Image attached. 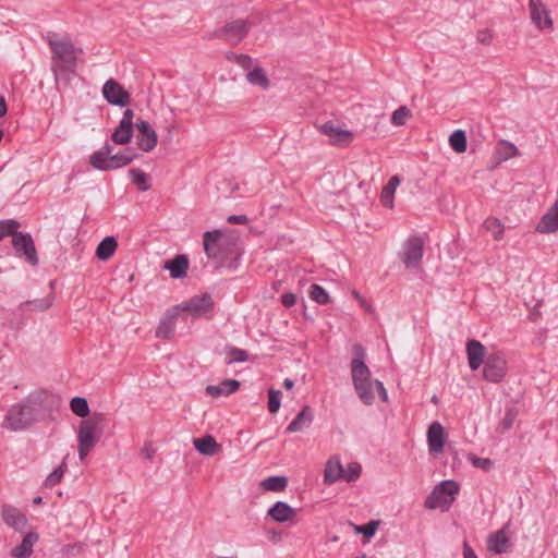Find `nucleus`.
I'll return each instance as SVG.
<instances>
[{
    "label": "nucleus",
    "mask_w": 558,
    "mask_h": 558,
    "mask_svg": "<svg viewBox=\"0 0 558 558\" xmlns=\"http://www.w3.org/2000/svg\"><path fill=\"white\" fill-rule=\"evenodd\" d=\"M361 465L356 462L350 463L347 470H343V477L348 482H354L360 477Z\"/></svg>",
    "instance_id": "864d4df0"
},
{
    "label": "nucleus",
    "mask_w": 558,
    "mask_h": 558,
    "mask_svg": "<svg viewBox=\"0 0 558 558\" xmlns=\"http://www.w3.org/2000/svg\"><path fill=\"white\" fill-rule=\"evenodd\" d=\"M179 315L178 311H173V307L167 312L166 316L160 320L157 329L156 337L161 339H170L174 331L175 319Z\"/></svg>",
    "instance_id": "5701e85b"
},
{
    "label": "nucleus",
    "mask_w": 558,
    "mask_h": 558,
    "mask_svg": "<svg viewBox=\"0 0 558 558\" xmlns=\"http://www.w3.org/2000/svg\"><path fill=\"white\" fill-rule=\"evenodd\" d=\"M53 395L45 389L31 392L21 402L13 404L7 412L3 427L21 432L39 422L50 409Z\"/></svg>",
    "instance_id": "f257e3e1"
},
{
    "label": "nucleus",
    "mask_w": 558,
    "mask_h": 558,
    "mask_svg": "<svg viewBox=\"0 0 558 558\" xmlns=\"http://www.w3.org/2000/svg\"><path fill=\"white\" fill-rule=\"evenodd\" d=\"M247 359H248V354L245 350H242L236 347H230L228 349V359H227L226 363L228 365H230L232 363H242V362H245Z\"/></svg>",
    "instance_id": "09e8293b"
},
{
    "label": "nucleus",
    "mask_w": 558,
    "mask_h": 558,
    "mask_svg": "<svg viewBox=\"0 0 558 558\" xmlns=\"http://www.w3.org/2000/svg\"><path fill=\"white\" fill-rule=\"evenodd\" d=\"M102 413L95 412L89 418L81 421L77 432L78 458L84 460L102 435Z\"/></svg>",
    "instance_id": "f03ea898"
},
{
    "label": "nucleus",
    "mask_w": 558,
    "mask_h": 558,
    "mask_svg": "<svg viewBox=\"0 0 558 558\" xmlns=\"http://www.w3.org/2000/svg\"><path fill=\"white\" fill-rule=\"evenodd\" d=\"M47 43L51 49V63H77L76 49L71 39L61 40L48 36ZM82 52V49H77Z\"/></svg>",
    "instance_id": "423d86ee"
},
{
    "label": "nucleus",
    "mask_w": 558,
    "mask_h": 558,
    "mask_svg": "<svg viewBox=\"0 0 558 558\" xmlns=\"http://www.w3.org/2000/svg\"><path fill=\"white\" fill-rule=\"evenodd\" d=\"M241 384L236 379H225L219 385H208L206 387V393L217 398L220 396H229L235 392L240 388Z\"/></svg>",
    "instance_id": "b1692460"
},
{
    "label": "nucleus",
    "mask_w": 558,
    "mask_h": 558,
    "mask_svg": "<svg viewBox=\"0 0 558 558\" xmlns=\"http://www.w3.org/2000/svg\"><path fill=\"white\" fill-rule=\"evenodd\" d=\"M542 301L537 302V304L534 306L533 311L530 313V319L532 322H536L537 318L539 317V312L537 310V307L541 305Z\"/></svg>",
    "instance_id": "338daca9"
},
{
    "label": "nucleus",
    "mask_w": 558,
    "mask_h": 558,
    "mask_svg": "<svg viewBox=\"0 0 558 558\" xmlns=\"http://www.w3.org/2000/svg\"><path fill=\"white\" fill-rule=\"evenodd\" d=\"M131 163V157L123 156L121 151L113 154L106 160V163L99 169L100 171H111Z\"/></svg>",
    "instance_id": "e433bc0d"
},
{
    "label": "nucleus",
    "mask_w": 558,
    "mask_h": 558,
    "mask_svg": "<svg viewBox=\"0 0 558 558\" xmlns=\"http://www.w3.org/2000/svg\"><path fill=\"white\" fill-rule=\"evenodd\" d=\"M497 154L499 155V160H508L512 157L519 155V150L513 143L501 140L497 145Z\"/></svg>",
    "instance_id": "37998d69"
},
{
    "label": "nucleus",
    "mask_w": 558,
    "mask_h": 558,
    "mask_svg": "<svg viewBox=\"0 0 558 558\" xmlns=\"http://www.w3.org/2000/svg\"><path fill=\"white\" fill-rule=\"evenodd\" d=\"M529 7L532 22L538 29H553V20L549 10L542 0H530Z\"/></svg>",
    "instance_id": "2eb2a0df"
},
{
    "label": "nucleus",
    "mask_w": 558,
    "mask_h": 558,
    "mask_svg": "<svg viewBox=\"0 0 558 558\" xmlns=\"http://www.w3.org/2000/svg\"><path fill=\"white\" fill-rule=\"evenodd\" d=\"M155 453H156V449L150 445H146L141 450L142 457H144L145 459H148V460H151L154 458Z\"/></svg>",
    "instance_id": "e2e57ef3"
},
{
    "label": "nucleus",
    "mask_w": 558,
    "mask_h": 558,
    "mask_svg": "<svg viewBox=\"0 0 558 558\" xmlns=\"http://www.w3.org/2000/svg\"><path fill=\"white\" fill-rule=\"evenodd\" d=\"M21 227L20 222L14 219L1 220L0 221V241L5 236L12 235L15 238L20 232L17 229Z\"/></svg>",
    "instance_id": "c03bdc74"
},
{
    "label": "nucleus",
    "mask_w": 558,
    "mask_h": 558,
    "mask_svg": "<svg viewBox=\"0 0 558 558\" xmlns=\"http://www.w3.org/2000/svg\"><path fill=\"white\" fill-rule=\"evenodd\" d=\"M133 134L134 126L119 122L111 135V140L117 145H126L131 142Z\"/></svg>",
    "instance_id": "7c9ffc66"
},
{
    "label": "nucleus",
    "mask_w": 558,
    "mask_h": 558,
    "mask_svg": "<svg viewBox=\"0 0 558 558\" xmlns=\"http://www.w3.org/2000/svg\"><path fill=\"white\" fill-rule=\"evenodd\" d=\"M133 118H134V111L132 109H126L123 112V117H122L120 123H124V124L134 126L135 124L133 123Z\"/></svg>",
    "instance_id": "052dcab7"
},
{
    "label": "nucleus",
    "mask_w": 558,
    "mask_h": 558,
    "mask_svg": "<svg viewBox=\"0 0 558 558\" xmlns=\"http://www.w3.org/2000/svg\"><path fill=\"white\" fill-rule=\"evenodd\" d=\"M477 40L483 45H489L493 36L488 29H483L477 33Z\"/></svg>",
    "instance_id": "4d7b16f0"
},
{
    "label": "nucleus",
    "mask_w": 558,
    "mask_h": 558,
    "mask_svg": "<svg viewBox=\"0 0 558 558\" xmlns=\"http://www.w3.org/2000/svg\"><path fill=\"white\" fill-rule=\"evenodd\" d=\"M281 303L284 307L289 308L296 303V295L292 292H286L281 295Z\"/></svg>",
    "instance_id": "5fc2aeb1"
},
{
    "label": "nucleus",
    "mask_w": 558,
    "mask_h": 558,
    "mask_svg": "<svg viewBox=\"0 0 558 558\" xmlns=\"http://www.w3.org/2000/svg\"><path fill=\"white\" fill-rule=\"evenodd\" d=\"M123 156L131 157V162L137 158L138 154L133 148H125L121 151Z\"/></svg>",
    "instance_id": "69168bd1"
},
{
    "label": "nucleus",
    "mask_w": 558,
    "mask_h": 558,
    "mask_svg": "<svg viewBox=\"0 0 558 558\" xmlns=\"http://www.w3.org/2000/svg\"><path fill=\"white\" fill-rule=\"evenodd\" d=\"M193 444L195 449L204 456H214L220 449V445L211 435L194 438Z\"/></svg>",
    "instance_id": "bb28decb"
},
{
    "label": "nucleus",
    "mask_w": 558,
    "mask_h": 558,
    "mask_svg": "<svg viewBox=\"0 0 558 558\" xmlns=\"http://www.w3.org/2000/svg\"><path fill=\"white\" fill-rule=\"evenodd\" d=\"M229 223H239L246 225L248 222V218L245 215H231L227 218Z\"/></svg>",
    "instance_id": "bf43d9fd"
},
{
    "label": "nucleus",
    "mask_w": 558,
    "mask_h": 558,
    "mask_svg": "<svg viewBox=\"0 0 558 558\" xmlns=\"http://www.w3.org/2000/svg\"><path fill=\"white\" fill-rule=\"evenodd\" d=\"M353 359L351 361V375L353 386L360 385V383H366L371 379V371L365 364V349L361 343H355L352 347Z\"/></svg>",
    "instance_id": "6e6552de"
},
{
    "label": "nucleus",
    "mask_w": 558,
    "mask_h": 558,
    "mask_svg": "<svg viewBox=\"0 0 558 558\" xmlns=\"http://www.w3.org/2000/svg\"><path fill=\"white\" fill-rule=\"evenodd\" d=\"M472 462H473L474 465H476V466H478V468H481L483 470H488L492 466V464H493V462L489 459H487V458H477V457H473L472 458Z\"/></svg>",
    "instance_id": "6e6d98bb"
},
{
    "label": "nucleus",
    "mask_w": 558,
    "mask_h": 558,
    "mask_svg": "<svg viewBox=\"0 0 558 558\" xmlns=\"http://www.w3.org/2000/svg\"><path fill=\"white\" fill-rule=\"evenodd\" d=\"M318 129L328 136L329 143L333 146L347 147L354 138V134L351 131L339 128L331 120L320 124Z\"/></svg>",
    "instance_id": "f8f14e48"
},
{
    "label": "nucleus",
    "mask_w": 558,
    "mask_h": 558,
    "mask_svg": "<svg viewBox=\"0 0 558 558\" xmlns=\"http://www.w3.org/2000/svg\"><path fill=\"white\" fill-rule=\"evenodd\" d=\"M400 184V178L398 175H393L389 179L387 185L381 191V203L385 207L392 208L393 206V195L397 186Z\"/></svg>",
    "instance_id": "473e14b6"
},
{
    "label": "nucleus",
    "mask_w": 558,
    "mask_h": 558,
    "mask_svg": "<svg viewBox=\"0 0 558 558\" xmlns=\"http://www.w3.org/2000/svg\"><path fill=\"white\" fill-rule=\"evenodd\" d=\"M118 241L114 236H106L96 248V256L100 260H108L116 252Z\"/></svg>",
    "instance_id": "c756f323"
},
{
    "label": "nucleus",
    "mask_w": 558,
    "mask_h": 558,
    "mask_svg": "<svg viewBox=\"0 0 558 558\" xmlns=\"http://www.w3.org/2000/svg\"><path fill=\"white\" fill-rule=\"evenodd\" d=\"M129 175L132 182L137 185L140 191H148L150 189L149 175L138 168H132L129 170Z\"/></svg>",
    "instance_id": "ea45409f"
},
{
    "label": "nucleus",
    "mask_w": 558,
    "mask_h": 558,
    "mask_svg": "<svg viewBox=\"0 0 558 558\" xmlns=\"http://www.w3.org/2000/svg\"><path fill=\"white\" fill-rule=\"evenodd\" d=\"M411 117H412L411 110L405 106H401L392 112L391 123L397 126H402L405 124L407 120Z\"/></svg>",
    "instance_id": "de8ad7c7"
},
{
    "label": "nucleus",
    "mask_w": 558,
    "mask_h": 558,
    "mask_svg": "<svg viewBox=\"0 0 558 558\" xmlns=\"http://www.w3.org/2000/svg\"><path fill=\"white\" fill-rule=\"evenodd\" d=\"M518 415H519V411L517 408H514V407L508 408L506 410L505 416L500 421L499 426L501 428V432L509 430L512 427Z\"/></svg>",
    "instance_id": "603ef678"
},
{
    "label": "nucleus",
    "mask_w": 558,
    "mask_h": 558,
    "mask_svg": "<svg viewBox=\"0 0 558 558\" xmlns=\"http://www.w3.org/2000/svg\"><path fill=\"white\" fill-rule=\"evenodd\" d=\"M510 542L505 530L497 531L488 536L487 549L495 554H504L508 551Z\"/></svg>",
    "instance_id": "393cba45"
},
{
    "label": "nucleus",
    "mask_w": 558,
    "mask_h": 558,
    "mask_svg": "<svg viewBox=\"0 0 558 558\" xmlns=\"http://www.w3.org/2000/svg\"><path fill=\"white\" fill-rule=\"evenodd\" d=\"M82 549H83V544L76 543V544L65 545L64 548H63V551L66 555H75L76 553H81Z\"/></svg>",
    "instance_id": "13d9d810"
},
{
    "label": "nucleus",
    "mask_w": 558,
    "mask_h": 558,
    "mask_svg": "<svg viewBox=\"0 0 558 558\" xmlns=\"http://www.w3.org/2000/svg\"><path fill=\"white\" fill-rule=\"evenodd\" d=\"M66 471V463L62 462L56 470H53L45 480V486L51 488L59 484Z\"/></svg>",
    "instance_id": "49530a36"
},
{
    "label": "nucleus",
    "mask_w": 558,
    "mask_h": 558,
    "mask_svg": "<svg viewBox=\"0 0 558 558\" xmlns=\"http://www.w3.org/2000/svg\"><path fill=\"white\" fill-rule=\"evenodd\" d=\"M71 411L78 417L85 418L89 415L90 410L86 398L74 397L70 401Z\"/></svg>",
    "instance_id": "a19ab883"
},
{
    "label": "nucleus",
    "mask_w": 558,
    "mask_h": 558,
    "mask_svg": "<svg viewBox=\"0 0 558 558\" xmlns=\"http://www.w3.org/2000/svg\"><path fill=\"white\" fill-rule=\"evenodd\" d=\"M263 487L269 492L284 490L288 485V477L283 475H274L262 482Z\"/></svg>",
    "instance_id": "58836bf2"
},
{
    "label": "nucleus",
    "mask_w": 558,
    "mask_h": 558,
    "mask_svg": "<svg viewBox=\"0 0 558 558\" xmlns=\"http://www.w3.org/2000/svg\"><path fill=\"white\" fill-rule=\"evenodd\" d=\"M38 533H26L22 543L12 549V556L16 558H28L33 554V546L38 542Z\"/></svg>",
    "instance_id": "4be33fe9"
},
{
    "label": "nucleus",
    "mask_w": 558,
    "mask_h": 558,
    "mask_svg": "<svg viewBox=\"0 0 558 558\" xmlns=\"http://www.w3.org/2000/svg\"><path fill=\"white\" fill-rule=\"evenodd\" d=\"M379 521H371L363 525H354V530L359 534H363L365 542L369 541L376 533Z\"/></svg>",
    "instance_id": "8fccbe9b"
},
{
    "label": "nucleus",
    "mask_w": 558,
    "mask_h": 558,
    "mask_svg": "<svg viewBox=\"0 0 558 558\" xmlns=\"http://www.w3.org/2000/svg\"><path fill=\"white\" fill-rule=\"evenodd\" d=\"M267 514L274 521L283 523L287 521H292L296 515V511L287 502L277 501L272 507L269 508Z\"/></svg>",
    "instance_id": "412c9836"
},
{
    "label": "nucleus",
    "mask_w": 558,
    "mask_h": 558,
    "mask_svg": "<svg viewBox=\"0 0 558 558\" xmlns=\"http://www.w3.org/2000/svg\"><path fill=\"white\" fill-rule=\"evenodd\" d=\"M225 57L229 62L238 64L247 72L255 65L253 58L245 53L228 51Z\"/></svg>",
    "instance_id": "c9c22d12"
},
{
    "label": "nucleus",
    "mask_w": 558,
    "mask_h": 558,
    "mask_svg": "<svg viewBox=\"0 0 558 558\" xmlns=\"http://www.w3.org/2000/svg\"><path fill=\"white\" fill-rule=\"evenodd\" d=\"M483 227L486 231L492 232V234L496 241H499L504 238L505 226L501 223V221L498 218H495V217L487 218L484 221Z\"/></svg>",
    "instance_id": "79ce46f5"
},
{
    "label": "nucleus",
    "mask_w": 558,
    "mask_h": 558,
    "mask_svg": "<svg viewBox=\"0 0 558 558\" xmlns=\"http://www.w3.org/2000/svg\"><path fill=\"white\" fill-rule=\"evenodd\" d=\"M77 63H51V71L54 76L57 86L62 83L63 85H70L72 78L76 73Z\"/></svg>",
    "instance_id": "6ab92c4d"
},
{
    "label": "nucleus",
    "mask_w": 558,
    "mask_h": 558,
    "mask_svg": "<svg viewBox=\"0 0 558 558\" xmlns=\"http://www.w3.org/2000/svg\"><path fill=\"white\" fill-rule=\"evenodd\" d=\"M463 556L464 558H477L474 550L466 541L463 542Z\"/></svg>",
    "instance_id": "0e129e2a"
},
{
    "label": "nucleus",
    "mask_w": 558,
    "mask_h": 558,
    "mask_svg": "<svg viewBox=\"0 0 558 558\" xmlns=\"http://www.w3.org/2000/svg\"><path fill=\"white\" fill-rule=\"evenodd\" d=\"M1 518L8 526L16 532H23L28 522L26 515L20 509L8 504L1 508Z\"/></svg>",
    "instance_id": "dca6fc26"
},
{
    "label": "nucleus",
    "mask_w": 558,
    "mask_h": 558,
    "mask_svg": "<svg viewBox=\"0 0 558 558\" xmlns=\"http://www.w3.org/2000/svg\"><path fill=\"white\" fill-rule=\"evenodd\" d=\"M135 126L137 129V147L145 153L151 151L158 143L156 131L148 121L143 119H137Z\"/></svg>",
    "instance_id": "ddd939ff"
},
{
    "label": "nucleus",
    "mask_w": 558,
    "mask_h": 558,
    "mask_svg": "<svg viewBox=\"0 0 558 558\" xmlns=\"http://www.w3.org/2000/svg\"><path fill=\"white\" fill-rule=\"evenodd\" d=\"M446 442L445 428L439 422H433L427 429V444L429 453L444 451Z\"/></svg>",
    "instance_id": "f3484780"
},
{
    "label": "nucleus",
    "mask_w": 558,
    "mask_h": 558,
    "mask_svg": "<svg viewBox=\"0 0 558 558\" xmlns=\"http://www.w3.org/2000/svg\"><path fill=\"white\" fill-rule=\"evenodd\" d=\"M424 253V242L421 236L409 238L400 253V258L408 268H416L421 265Z\"/></svg>",
    "instance_id": "1a4fd4ad"
},
{
    "label": "nucleus",
    "mask_w": 558,
    "mask_h": 558,
    "mask_svg": "<svg viewBox=\"0 0 558 558\" xmlns=\"http://www.w3.org/2000/svg\"><path fill=\"white\" fill-rule=\"evenodd\" d=\"M343 466L339 459H329L325 466L324 481L326 484H332L343 477Z\"/></svg>",
    "instance_id": "cd10ccee"
},
{
    "label": "nucleus",
    "mask_w": 558,
    "mask_h": 558,
    "mask_svg": "<svg viewBox=\"0 0 558 558\" xmlns=\"http://www.w3.org/2000/svg\"><path fill=\"white\" fill-rule=\"evenodd\" d=\"M189 266V257L184 254H179L174 258L168 259L165 263L163 268L170 271L171 278L182 279L186 277Z\"/></svg>",
    "instance_id": "aec40b11"
},
{
    "label": "nucleus",
    "mask_w": 558,
    "mask_h": 558,
    "mask_svg": "<svg viewBox=\"0 0 558 558\" xmlns=\"http://www.w3.org/2000/svg\"><path fill=\"white\" fill-rule=\"evenodd\" d=\"M102 96L110 105L125 107L131 101L130 93L116 80L109 78L102 86Z\"/></svg>",
    "instance_id": "9b49d317"
},
{
    "label": "nucleus",
    "mask_w": 558,
    "mask_h": 558,
    "mask_svg": "<svg viewBox=\"0 0 558 558\" xmlns=\"http://www.w3.org/2000/svg\"><path fill=\"white\" fill-rule=\"evenodd\" d=\"M238 239L231 241H222V232L220 230L206 231L203 235L204 251L208 258L223 259V247L236 245Z\"/></svg>",
    "instance_id": "0eeeda50"
},
{
    "label": "nucleus",
    "mask_w": 558,
    "mask_h": 558,
    "mask_svg": "<svg viewBox=\"0 0 558 558\" xmlns=\"http://www.w3.org/2000/svg\"><path fill=\"white\" fill-rule=\"evenodd\" d=\"M112 151L113 146L106 143L104 147L92 154V156L89 157L90 166L94 169L99 170L106 163V160H108V158L113 155Z\"/></svg>",
    "instance_id": "2f4dec72"
},
{
    "label": "nucleus",
    "mask_w": 558,
    "mask_h": 558,
    "mask_svg": "<svg viewBox=\"0 0 558 558\" xmlns=\"http://www.w3.org/2000/svg\"><path fill=\"white\" fill-rule=\"evenodd\" d=\"M8 111L5 98L0 95V118L5 116Z\"/></svg>",
    "instance_id": "774afa93"
},
{
    "label": "nucleus",
    "mask_w": 558,
    "mask_h": 558,
    "mask_svg": "<svg viewBox=\"0 0 558 558\" xmlns=\"http://www.w3.org/2000/svg\"><path fill=\"white\" fill-rule=\"evenodd\" d=\"M54 301L53 294H48L43 299H36L32 301H25L21 304L22 310H32V311H45L48 310Z\"/></svg>",
    "instance_id": "f704fd0d"
},
{
    "label": "nucleus",
    "mask_w": 558,
    "mask_h": 558,
    "mask_svg": "<svg viewBox=\"0 0 558 558\" xmlns=\"http://www.w3.org/2000/svg\"><path fill=\"white\" fill-rule=\"evenodd\" d=\"M449 144L451 148L458 153H464L468 148V138L463 130H457L449 136Z\"/></svg>",
    "instance_id": "4c0bfd02"
},
{
    "label": "nucleus",
    "mask_w": 558,
    "mask_h": 558,
    "mask_svg": "<svg viewBox=\"0 0 558 558\" xmlns=\"http://www.w3.org/2000/svg\"><path fill=\"white\" fill-rule=\"evenodd\" d=\"M374 385H375L374 381L372 379H369L366 383H360V385L354 386V389H355L359 398L366 405L373 404V402L375 400V395L373 392Z\"/></svg>",
    "instance_id": "72a5a7b5"
},
{
    "label": "nucleus",
    "mask_w": 558,
    "mask_h": 558,
    "mask_svg": "<svg viewBox=\"0 0 558 558\" xmlns=\"http://www.w3.org/2000/svg\"><path fill=\"white\" fill-rule=\"evenodd\" d=\"M246 80L250 84L259 86L263 89H268L270 86V81L259 64H255L253 69L247 72Z\"/></svg>",
    "instance_id": "c85d7f7f"
},
{
    "label": "nucleus",
    "mask_w": 558,
    "mask_h": 558,
    "mask_svg": "<svg viewBox=\"0 0 558 558\" xmlns=\"http://www.w3.org/2000/svg\"><path fill=\"white\" fill-rule=\"evenodd\" d=\"M313 413L310 405H304L301 412L294 417V420L288 425V433H296L308 427L313 422Z\"/></svg>",
    "instance_id": "a878e982"
},
{
    "label": "nucleus",
    "mask_w": 558,
    "mask_h": 558,
    "mask_svg": "<svg viewBox=\"0 0 558 558\" xmlns=\"http://www.w3.org/2000/svg\"><path fill=\"white\" fill-rule=\"evenodd\" d=\"M281 404V391L275 388L268 390V411L270 413H277Z\"/></svg>",
    "instance_id": "3c124183"
},
{
    "label": "nucleus",
    "mask_w": 558,
    "mask_h": 558,
    "mask_svg": "<svg viewBox=\"0 0 558 558\" xmlns=\"http://www.w3.org/2000/svg\"><path fill=\"white\" fill-rule=\"evenodd\" d=\"M310 296L313 301L318 304L325 305L330 301L329 294L327 291L320 287L319 284L313 283L310 288Z\"/></svg>",
    "instance_id": "a18cd8bd"
},
{
    "label": "nucleus",
    "mask_w": 558,
    "mask_h": 558,
    "mask_svg": "<svg viewBox=\"0 0 558 558\" xmlns=\"http://www.w3.org/2000/svg\"><path fill=\"white\" fill-rule=\"evenodd\" d=\"M173 311L186 312L193 317L211 318L215 311V302L209 293H202L173 306Z\"/></svg>",
    "instance_id": "39448f33"
},
{
    "label": "nucleus",
    "mask_w": 558,
    "mask_h": 558,
    "mask_svg": "<svg viewBox=\"0 0 558 558\" xmlns=\"http://www.w3.org/2000/svg\"><path fill=\"white\" fill-rule=\"evenodd\" d=\"M12 246L17 255H23L25 259L32 265L38 264L37 251L34 240L29 233H19L12 239Z\"/></svg>",
    "instance_id": "4468645a"
},
{
    "label": "nucleus",
    "mask_w": 558,
    "mask_h": 558,
    "mask_svg": "<svg viewBox=\"0 0 558 558\" xmlns=\"http://www.w3.org/2000/svg\"><path fill=\"white\" fill-rule=\"evenodd\" d=\"M256 25V22L248 19H239L226 23L222 27L215 29L210 33L208 39H222L232 46H238L250 33L252 26Z\"/></svg>",
    "instance_id": "20e7f679"
},
{
    "label": "nucleus",
    "mask_w": 558,
    "mask_h": 558,
    "mask_svg": "<svg viewBox=\"0 0 558 558\" xmlns=\"http://www.w3.org/2000/svg\"><path fill=\"white\" fill-rule=\"evenodd\" d=\"M466 354L470 368L476 371L485 363L486 348L480 341L471 339L466 342Z\"/></svg>",
    "instance_id": "a211bd4d"
},
{
    "label": "nucleus",
    "mask_w": 558,
    "mask_h": 558,
    "mask_svg": "<svg viewBox=\"0 0 558 558\" xmlns=\"http://www.w3.org/2000/svg\"><path fill=\"white\" fill-rule=\"evenodd\" d=\"M374 384H375V387L377 389V392L380 397V399L386 402L388 400V395H387V391L384 387V384L380 381V380H374Z\"/></svg>",
    "instance_id": "680f3d73"
},
{
    "label": "nucleus",
    "mask_w": 558,
    "mask_h": 558,
    "mask_svg": "<svg viewBox=\"0 0 558 558\" xmlns=\"http://www.w3.org/2000/svg\"><path fill=\"white\" fill-rule=\"evenodd\" d=\"M459 484L453 480L442 481L437 484L432 493L426 497L425 507L427 509H441L448 511L456 495L459 493Z\"/></svg>",
    "instance_id": "7ed1b4c3"
},
{
    "label": "nucleus",
    "mask_w": 558,
    "mask_h": 558,
    "mask_svg": "<svg viewBox=\"0 0 558 558\" xmlns=\"http://www.w3.org/2000/svg\"><path fill=\"white\" fill-rule=\"evenodd\" d=\"M507 362L505 357L499 353H493L486 356L483 377L490 383H500L506 376Z\"/></svg>",
    "instance_id": "9d476101"
}]
</instances>
